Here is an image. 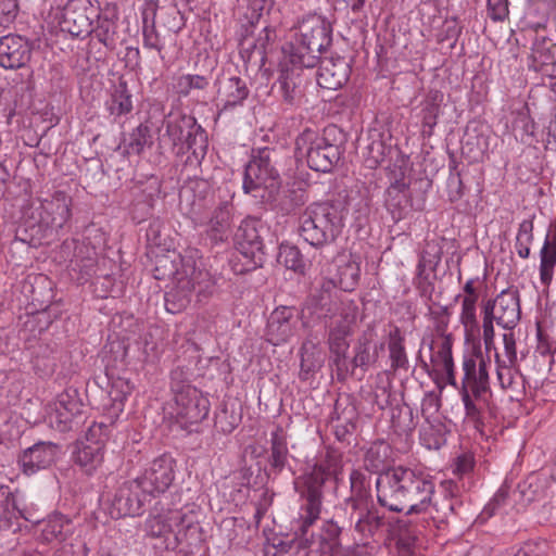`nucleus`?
<instances>
[{
	"label": "nucleus",
	"instance_id": "obj_28",
	"mask_svg": "<svg viewBox=\"0 0 556 556\" xmlns=\"http://www.w3.org/2000/svg\"><path fill=\"white\" fill-rule=\"evenodd\" d=\"M282 59L279 64L290 67H299L300 70L311 68L320 61V51L306 49V45H302L301 40L294 39L282 48Z\"/></svg>",
	"mask_w": 556,
	"mask_h": 556
},
{
	"label": "nucleus",
	"instance_id": "obj_29",
	"mask_svg": "<svg viewBox=\"0 0 556 556\" xmlns=\"http://www.w3.org/2000/svg\"><path fill=\"white\" fill-rule=\"evenodd\" d=\"M202 541V528L192 514L179 511L178 520L173 532V542L168 546L176 548L179 545L197 546Z\"/></svg>",
	"mask_w": 556,
	"mask_h": 556
},
{
	"label": "nucleus",
	"instance_id": "obj_8",
	"mask_svg": "<svg viewBox=\"0 0 556 556\" xmlns=\"http://www.w3.org/2000/svg\"><path fill=\"white\" fill-rule=\"evenodd\" d=\"M295 154L305 157L311 169L327 173L339 162L342 150L326 136L306 128L295 139Z\"/></svg>",
	"mask_w": 556,
	"mask_h": 556
},
{
	"label": "nucleus",
	"instance_id": "obj_10",
	"mask_svg": "<svg viewBox=\"0 0 556 556\" xmlns=\"http://www.w3.org/2000/svg\"><path fill=\"white\" fill-rule=\"evenodd\" d=\"M172 415L176 424L189 432L206 418L210 410V401L195 387H187L185 392L174 395Z\"/></svg>",
	"mask_w": 556,
	"mask_h": 556
},
{
	"label": "nucleus",
	"instance_id": "obj_37",
	"mask_svg": "<svg viewBox=\"0 0 556 556\" xmlns=\"http://www.w3.org/2000/svg\"><path fill=\"white\" fill-rule=\"evenodd\" d=\"M445 491L450 492V497L445 496L440 501H435L433 504L435 515L432 518L437 522H447L448 519L457 515L463 507V503L454 494V489H457L456 484L452 481L444 483Z\"/></svg>",
	"mask_w": 556,
	"mask_h": 556
},
{
	"label": "nucleus",
	"instance_id": "obj_57",
	"mask_svg": "<svg viewBox=\"0 0 556 556\" xmlns=\"http://www.w3.org/2000/svg\"><path fill=\"white\" fill-rule=\"evenodd\" d=\"M315 466L320 467L329 479L337 480L342 468L341 455L334 450L327 451L325 457Z\"/></svg>",
	"mask_w": 556,
	"mask_h": 556
},
{
	"label": "nucleus",
	"instance_id": "obj_59",
	"mask_svg": "<svg viewBox=\"0 0 556 556\" xmlns=\"http://www.w3.org/2000/svg\"><path fill=\"white\" fill-rule=\"evenodd\" d=\"M192 372L188 367L177 366L170 372V388L174 395L185 392L187 387H192L189 381Z\"/></svg>",
	"mask_w": 556,
	"mask_h": 556
},
{
	"label": "nucleus",
	"instance_id": "obj_25",
	"mask_svg": "<svg viewBox=\"0 0 556 556\" xmlns=\"http://www.w3.org/2000/svg\"><path fill=\"white\" fill-rule=\"evenodd\" d=\"M174 286L165 293V308L168 313L177 314L186 309L191 303L193 291L191 280L188 279L184 265L173 281Z\"/></svg>",
	"mask_w": 556,
	"mask_h": 556
},
{
	"label": "nucleus",
	"instance_id": "obj_12",
	"mask_svg": "<svg viewBox=\"0 0 556 556\" xmlns=\"http://www.w3.org/2000/svg\"><path fill=\"white\" fill-rule=\"evenodd\" d=\"M175 459L167 454L153 459L136 478L141 484V492L154 496L168 490L175 479Z\"/></svg>",
	"mask_w": 556,
	"mask_h": 556
},
{
	"label": "nucleus",
	"instance_id": "obj_53",
	"mask_svg": "<svg viewBox=\"0 0 556 556\" xmlns=\"http://www.w3.org/2000/svg\"><path fill=\"white\" fill-rule=\"evenodd\" d=\"M278 262L294 271H302L304 268L302 254L295 245L281 244L278 253Z\"/></svg>",
	"mask_w": 556,
	"mask_h": 556
},
{
	"label": "nucleus",
	"instance_id": "obj_50",
	"mask_svg": "<svg viewBox=\"0 0 556 556\" xmlns=\"http://www.w3.org/2000/svg\"><path fill=\"white\" fill-rule=\"evenodd\" d=\"M308 200L307 190L302 182H293L285 192L283 199L278 203L281 212L289 214L304 205Z\"/></svg>",
	"mask_w": 556,
	"mask_h": 556
},
{
	"label": "nucleus",
	"instance_id": "obj_13",
	"mask_svg": "<svg viewBox=\"0 0 556 556\" xmlns=\"http://www.w3.org/2000/svg\"><path fill=\"white\" fill-rule=\"evenodd\" d=\"M464 377L459 394L465 407L466 417L473 422L476 429L483 427L482 406L477 404L476 388L478 377V355L465 356L463 361Z\"/></svg>",
	"mask_w": 556,
	"mask_h": 556
},
{
	"label": "nucleus",
	"instance_id": "obj_45",
	"mask_svg": "<svg viewBox=\"0 0 556 556\" xmlns=\"http://www.w3.org/2000/svg\"><path fill=\"white\" fill-rule=\"evenodd\" d=\"M152 146V137L150 127L140 124L129 134L128 140L125 141L124 152L128 155H139L146 147Z\"/></svg>",
	"mask_w": 556,
	"mask_h": 556
},
{
	"label": "nucleus",
	"instance_id": "obj_34",
	"mask_svg": "<svg viewBox=\"0 0 556 556\" xmlns=\"http://www.w3.org/2000/svg\"><path fill=\"white\" fill-rule=\"evenodd\" d=\"M74 463L87 475H92L103 463L104 451L96 446L76 442L73 452Z\"/></svg>",
	"mask_w": 556,
	"mask_h": 556
},
{
	"label": "nucleus",
	"instance_id": "obj_49",
	"mask_svg": "<svg viewBox=\"0 0 556 556\" xmlns=\"http://www.w3.org/2000/svg\"><path fill=\"white\" fill-rule=\"evenodd\" d=\"M132 110L131 94L126 81H119L112 93L109 111L112 115L122 116Z\"/></svg>",
	"mask_w": 556,
	"mask_h": 556
},
{
	"label": "nucleus",
	"instance_id": "obj_26",
	"mask_svg": "<svg viewBox=\"0 0 556 556\" xmlns=\"http://www.w3.org/2000/svg\"><path fill=\"white\" fill-rule=\"evenodd\" d=\"M531 59L535 71L556 77V43L536 34L531 48Z\"/></svg>",
	"mask_w": 556,
	"mask_h": 556
},
{
	"label": "nucleus",
	"instance_id": "obj_18",
	"mask_svg": "<svg viewBox=\"0 0 556 556\" xmlns=\"http://www.w3.org/2000/svg\"><path fill=\"white\" fill-rule=\"evenodd\" d=\"M60 453L61 447L56 443L39 441L20 454L18 465L23 473L31 476L53 466Z\"/></svg>",
	"mask_w": 556,
	"mask_h": 556
},
{
	"label": "nucleus",
	"instance_id": "obj_19",
	"mask_svg": "<svg viewBox=\"0 0 556 556\" xmlns=\"http://www.w3.org/2000/svg\"><path fill=\"white\" fill-rule=\"evenodd\" d=\"M348 300L341 296L332 280H323L319 288L309 294L305 306L311 314H315L319 318L332 319L337 316V311L342 301Z\"/></svg>",
	"mask_w": 556,
	"mask_h": 556
},
{
	"label": "nucleus",
	"instance_id": "obj_42",
	"mask_svg": "<svg viewBox=\"0 0 556 556\" xmlns=\"http://www.w3.org/2000/svg\"><path fill=\"white\" fill-rule=\"evenodd\" d=\"M97 26L92 27L94 38H97L103 46L113 50L117 43V24L116 21L98 13Z\"/></svg>",
	"mask_w": 556,
	"mask_h": 556
},
{
	"label": "nucleus",
	"instance_id": "obj_15",
	"mask_svg": "<svg viewBox=\"0 0 556 556\" xmlns=\"http://www.w3.org/2000/svg\"><path fill=\"white\" fill-rule=\"evenodd\" d=\"M149 494L141 492L137 479L125 481L115 492L110 506V515L114 519L126 516H138Z\"/></svg>",
	"mask_w": 556,
	"mask_h": 556
},
{
	"label": "nucleus",
	"instance_id": "obj_39",
	"mask_svg": "<svg viewBox=\"0 0 556 556\" xmlns=\"http://www.w3.org/2000/svg\"><path fill=\"white\" fill-rule=\"evenodd\" d=\"M357 313L358 307L353 300L342 301L337 311V316L332 318L333 321L329 326V330L352 334Z\"/></svg>",
	"mask_w": 556,
	"mask_h": 556
},
{
	"label": "nucleus",
	"instance_id": "obj_32",
	"mask_svg": "<svg viewBox=\"0 0 556 556\" xmlns=\"http://www.w3.org/2000/svg\"><path fill=\"white\" fill-rule=\"evenodd\" d=\"M289 450L287 437L282 428L278 427L270 438V448L268 454L269 470L273 473H280L288 464Z\"/></svg>",
	"mask_w": 556,
	"mask_h": 556
},
{
	"label": "nucleus",
	"instance_id": "obj_33",
	"mask_svg": "<svg viewBox=\"0 0 556 556\" xmlns=\"http://www.w3.org/2000/svg\"><path fill=\"white\" fill-rule=\"evenodd\" d=\"M179 511L177 509H168L163 513L149 516L146 520V531L151 538L167 539L173 534L178 520Z\"/></svg>",
	"mask_w": 556,
	"mask_h": 556
},
{
	"label": "nucleus",
	"instance_id": "obj_17",
	"mask_svg": "<svg viewBox=\"0 0 556 556\" xmlns=\"http://www.w3.org/2000/svg\"><path fill=\"white\" fill-rule=\"evenodd\" d=\"M332 28L326 18L318 14L305 16L298 26L295 38L301 40L302 45L313 51H325L332 41Z\"/></svg>",
	"mask_w": 556,
	"mask_h": 556
},
{
	"label": "nucleus",
	"instance_id": "obj_55",
	"mask_svg": "<svg viewBox=\"0 0 556 556\" xmlns=\"http://www.w3.org/2000/svg\"><path fill=\"white\" fill-rule=\"evenodd\" d=\"M153 273L155 279L170 278L174 281L180 273V268L177 267L176 258H172L169 255H162L156 258Z\"/></svg>",
	"mask_w": 556,
	"mask_h": 556
},
{
	"label": "nucleus",
	"instance_id": "obj_11",
	"mask_svg": "<svg viewBox=\"0 0 556 556\" xmlns=\"http://www.w3.org/2000/svg\"><path fill=\"white\" fill-rule=\"evenodd\" d=\"M50 426L61 432L72 430L78 425L83 414V403L76 389H66L48 406Z\"/></svg>",
	"mask_w": 556,
	"mask_h": 556
},
{
	"label": "nucleus",
	"instance_id": "obj_27",
	"mask_svg": "<svg viewBox=\"0 0 556 556\" xmlns=\"http://www.w3.org/2000/svg\"><path fill=\"white\" fill-rule=\"evenodd\" d=\"M383 343L375 342L372 330L364 331L354 345L353 368L368 370L378 361L379 353L383 351Z\"/></svg>",
	"mask_w": 556,
	"mask_h": 556
},
{
	"label": "nucleus",
	"instance_id": "obj_48",
	"mask_svg": "<svg viewBox=\"0 0 556 556\" xmlns=\"http://www.w3.org/2000/svg\"><path fill=\"white\" fill-rule=\"evenodd\" d=\"M540 279L544 286H549L553 280L556 265V247H551L549 235L546 236L540 251Z\"/></svg>",
	"mask_w": 556,
	"mask_h": 556
},
{
	"label": "nucleus",
	"instance_id": "obj_2",
	"mask_svg": "<svg viewBox=\"0 0 556 556\" xmlns=\"http://www.w3.org/2000/svg\"><path fill=\"white\" fill-rule=\"evenodd\" d=\"M381 506L392 511L418 514L425 511L434 493L433 481L422 472L406 467H394L381 473L376 481Z\"/></svg>",
	"mask_w": 556,
	"mask_h": 556
},
{
	"label": "nucleus",
	"instance_id": "obj_43",
	"mask_svg": "<svg viewBox=\"0 0 556 556\" xmlns=\"http://www.w3.org/2000/svg\"><path fill=\"white\" fill-rule=\"evenodd\" d=\"M355 408L352 405H346L341 409V404L336 403L332 421H336L334 433L339 440H343L348 433L355 429Z\"/></svg>",
	"mask_w": 556,
	"mask_h": 556
},
{
	"label": "nucleus",
	"instance_id": "obj_21",
	"mask_svg": "<svg viewBox=\"0 0 556 556\" xmlns=\"http://www.w3.org/2000/svg\"><path fill=\"white\" fill-rule=\"evenodd\" d=\"M176 258L180 265H184L187 277L193 285L192 291L197 302L200 304L206 303L216 292L215 277L205 268L199 267L192 256L178 255Z\"/></svg>",
	"mask_w": 556,
	"mask_h": 556
},
{
	"label": "nucleus",
	"instance_id": "obj_9",
	"mask_svg": "<svg viewBox=\"0 0 556 556\" xmlns=\"http://www.w3.org/2000/svg\"><path fill=\"white\" fill-rule=\"evenodd\" d=\"M350 481L352 495L346 505L353 510L351 518L355 520V530L364 536H371L382 526V517L376 508L368 506L363 473L353 470Z\"/></svg>",
	"mask_w": 556,
	"mask_h": 556
},
{
	"label": "nucleus",
	"instance_id": "obj_22",
	"mask_svg": "<svg viewBox=\"0 0 556 556\" xmlns=\"http://www.w3.org/2000/svg\"><path fill=\"white\" fill-rule=\"evenodd\" d=\"M31 46L27 39L18 35H7L0 38V65L15 70L24 67L30 60Z\"/></svg>",
	"mask_w": 556,
	"mask_h": 556
},
{
	"label": "nucleus",
	"instance_id": "obj_52",
	"mask_svg": "<svg viewBox=\"0 0 556 556\" xmlns=\"http://www.w3.org/2000/svg\"><path fill=\"white\" fill-rule=\"evenodd\" d=\"M496 376L502 389H514L518 384L517 379L520 377L518 363L507 364L502 362L498 355H495Z\"/></svg>",
	"mask_w": 556,
	"mask_h": 556
},
{
	"label": "nucleus",
	"instance_id": "obj_56",
	"mask_svg": "<svg viewBox=\"0 0 556 556\" xmlns=\"http://www.w3.org/2000/svg\"><path fill=\"white\" fill-rule=\"evenodd\" d=\"M489 371L488 365L481 355H478V377L476 388V401L481 405L485 403L484 394L489 391Z\"/></svg>",
	"mask_w": 556,
	"mask_h": 556
},
{
	"label": "nucleus",
	"instance_id": "obj_20",
	"mask_svg": "<svg viewBox=\"0 0 556 556\" xmlns=\"http://www.w3.org/2000/svg\"><path fill=\"white\" fill-rule=\"evenodd\" d=\"M300 313L294 306L276 307L267 323L268 341L274 345L288 342L298 330Z\"/></svg>",
	"mask_w": 556,
	"mask_h": 556
},
{
	"label": "nucleus",
	"instance_id": "obj_58",
	"mask_svg": "<svg viewBox=\"0 0 556 556\" xmlns=\"http://www.w3.org/2000/svg\"><path fill=\"white\" fill-rule=\"evenodd\" d=\"M20 508L16 505L15 496L8 485L0 486V516L9 519L16 517Z\"/></svg>",
	"mask_w": 556,
	"mask_h": 556
},
{
	"label": "nucleus",
	"instance_id": "obj_23",
	"mask_svg": "<svg viewBox=\"0 0 556 556\" xmlns=\"http://www.w3.org/2000/svg\"><path fill=\"white\" fill-rule=\"evenodd\" d=\"M319 62L316 79L321 88L337 90L349 80L351 67L344 58H325Z\"/></svg>",
	"mask_w": 556,
	"mask_h": 556
},
{
	"label": "nucleus",
	"instance_id": "obj_40",
	"mask_svg": "<svg viewBox=\"0 0 556 556\" xmlns=\"http://www.w3.org/2000/svg\"><path fill=\"white\" fill-rule=\"evenodd\" d=\"M405 338L402 336L400 328L395 327L389 333L388 349L391 368L397 369L408 368V357L405 351Z\"/></svg>",
	"mask_w": 556,
	"mask_h": 556
},
{
	"label": "nucleus",
	"instance_id": "obj_35",
	"mask_svg": "<svg viewBox=\"0 0 556 556\" xmlns=\"http://www.w3.org/2000/svg\"><path fill=\"white\" fill-rule=\"evenodd\" d=\"M253 33V30L245 29V34L242 35L241 46L247 47V50H251V56L254 55L261 62H264L268 46L276 39V30L264 25L255 40L251 38Z\"/></svg>",
	"mask_w": 556,
	"mask_h": 556
},
{
	"label": "nucleus",
	"instance_id": "obj_44",
	"mask_svg": "<svg viewBox=\"0 0 556 556\" xmlns=\"http://www.w3.org/2000/svg\"><path fill=\"white\" fill-rule=\"evenodd\" d=\"M361 266L356 257L350 255L346 261L338 265L340 288L344 291L353 290L358 283Z\"/></svg>",
	"mask_w": 556,
	"mask_h": 556
},
{
	"label": "nucleus",
	"instance_id": "obj_46",
	"mask_svg": "<svg viewBox=\"0 0 556 556\" xmlns=\"http://www.w3.org/2000/svg\"><path fill=\"white\" fill-rule=\"evenodd\" d=\"M108 379V396L111 401V406L117 410H122L124 401L132 391L130 382L122 377L111 378L106 375Z\"/></svg>",
	"mask_w": 556,
	"mask_h": 556
},
{
	"label": "nucleus",
	"instance_id": "obj_4",
	"mask_svg": "<svg viewBox=\"0 0 556 556\" xmlns=\"http://www.w3.org/2000/svg\"><path fill=\"white\" fill-rule=\"evenodd\" d=\"M72 217V198L64 191H55L50 198L30 203L23 210L27 227L45 231L64 228Z\"/></svg>",
	"mask_w": 556,
	"mask_h": 556
},
{
	"label": "nucleus",
	"instance_id": "obj_61",
	"mask_svg": "<svg viewBox=\"0 0 556 556\" xmlns=\"http://www.w3.org/2000/svg\"><path fill=\"white\" fill-rule=\"evenodd\" d=\"M503 343L504 351L503 353H495L498 355L502 362H506L507 364H516L518 363L517 358V349H516V340L513 332H507L503 334Z\"/></svg>",
	"mask_w": 556,
	"mask_h": 556
},
{
	"label": "nucleus",
	"instance_id": "obj_51",
	"mask_svg": "<svg viewBox=\"0 0 556 556\" xmlns=\"http://www.w3.org/2000/svg\"><path fill=\"white\" fill-rule=\"evenodd\" d=\"M459 321L464 327L467 339L475 338L480 333V325L477 318V302L462 300Z\"/></svg>",
	"mask_w": 556,
	"mask_h": 556
},
{
	"label": "nucleus",
	"instance_id": "obj_3",
	"mask_svg": "<svg viewBox=\"0 0 556 556\" xmlns=\"http://www.w3.org/2000/svg\"><path fill=\"white\" fill-rule=\"evenodd\" d=\"M342 217L330 202H315L306 206L299 217V236L314 248L336 241L342 229Z\"/></svg>",
	"mask_w": 556,
	"mask_h": 556
},
{
	"label": "nucleus",
	"instance_id": "obj_14",
	"mask_svg": "<svg viewBox=\"0 0 556 556\" xmlns=\"http://www.w3.org/2000/svg\"><path fill=\"white\" fill-rule=\"evenodd\" d=\"M98 16L90 0H70L64 8L62 30L73 37H86L92 33V20Z\"/></svg>",
	"mask_w": 556,
	"mask_h": 556
},
{
	"label": "nucleus",
	"instance_id": "obj_64",
	"mask_svg": "<svg viewBox=\"0 0 556 556\" xmlns=\"http://www.w3.org/2000/svg\"><path fill=\"white\" fill-rule=\"evenodd\" d=\"M434 359L441 364V366L452 365V336H444L438 352L434 355Z\"/></svg>",
	"mask_w": 556,
	"mask_h": 556
},
{
	"label": "nucleus",
	"instance_id": "obj_6",
	"mask_svg": "<svg viewBox=\"0 0 556 556\" xmlns=\"http://www.w3.org/2000/svg\"><path fill=\"white\" fill-rule=\"evenodd\" d=\"M166 136L177 156L191 151V155L187 157V163L192 162V157L197 163H200L204 157L207 148V137L202 126L198 124L193 116L181 114L173 119H168L166 122Z\"/></svg>",
	"mask_w": 556,
	"mask_h": 556
},
{
	"label": "nucleus",
	"instance_id": "obj_63",
	"mask_svg": "<svg viewBox=\"0 0 556 556\" xmlns=\"http://www.w3.org/2000/svg\"><path fill=\"white\" fill-rule=\"evenodd\" d=\"M18 10V0H0V24L9 25L13 23Z\"/></svg>",
	"mask_w": 556,
	"mask_h": 556
},
{
	"label": "nucleus",
	"instance_id": "obj_1",
	"mask_svg": "<svg viewBox=\"0 0 556 556\" xmlns=\"http://www.w3.org/2000/svg\"><path fill=\"white\" fill-rule=\"evenodd\" d=\"M331 480L320 467L316 466L305 478V490L302 493L304 503L301 506L298 541L299 547L306 549V556H334L341 545V528L332 519L323 522L318 534L309 530L320 517L323 486Z\"/></svg>",
	"mask_w": 556,
	"mask_h": 556
},
{
	"label": "nucleus",
	"instance_id": "obj_31",
	"mask_svg": "<svg viewBox=\"0 0 556 556\" xmlns=\"http://www.w3.org/2000/svg\"><path fill=\"white\" fill-rule=\"evenodd\" d=\"M441 248L435 242H426L416 268L415 285L418 289L426 291L429 287V274L437 269L441 261Z\"/></svg>",
	"mask_w": 556,
	"mask_h": 556
},
{
	"label": "nucleus",
	"instance_id": "obj_36",
	"mask_svg": "<svg viewBox=\"0 0 556 556\" xmlns=\"http://www.w3.org/2000/svg\"><path fill=\"white\" fill-rule=\"evenodd\" d=\"M408 185L403 179H397L387 189L386 205L394 220L404 217V211L408 204Z\"/></svg>",
	"mask_w": 556,
	"mask_h": 556
},
{
	"label": "nucleus",
	"instance_id": "obj_24",
	"mask_svg": "<svg viewBox=\"0 0 556 556\" xmlns=\"http://www.w3.org/2000/svg\"><path fill=\"white\" fill-rule=\"evenodd\" d=\"M260 220L247 218L242 220L235 233L238 250L245 257L261 260L263 254V241L258 230Z\"/></svg>",
	"mask_w": 556,
	"mask_h": 556
},
{
	"label": "nucleus",
	"instance_id": "obj_41",
	"mask_svg": "<svg viewBox=\"0 0 556 556\" xmlns=\"http://www.w3.org/2000/svg\"><path fill=\"white\" fill-rule=\"evenodd\" d=\"M42 525L41 535L45 541H64L70 532L71 520L62 514H53Z\"/></svg>",
	"mask_w": 556,
	"mask_h": 556
},
{
	"label": "nucleus",
	"instance_id": "obj_38",
	"mask_svg": "<svg viewBox=\"0 0 556 556\" xmlns=\"http://www.w3.org/2000/svg\"><path fill=\"white\" fill-rule=\"evenodd\" d=\"M225 104L224 110L241 104L249 96V88L244 80L233 76L228 78L219 90Z\"/></svg>",
	"mask_w": 556,
	"mask_h": 556
},
{
	"label": "nucleus",
	"instance_id": "obj_7",
	"mask_svg": "<svg viewBox=\"0 0 556 556\" xmlns=\"http://www.w3.org/2000/svg\"><path fill=\"white\" fill-rule=\"evenodd\" d=\"M483 314V342L486 351L494 346V326L511 330L520 319V304L517 291L504 290L494 300H489L482 307Z\"/></svg>",
	"mask_w": 556,
	"mask_h": 556
},
{
	"label": "nucleus",
	"instance_id": "obj_62",
	"mask_svg": "<svg viewBox=\"0 0 556 556\" xmlns=\"http://www.w3.org/2000/svg\"><path fill=\"white\" fill-rule=\"evenodd\" d=\"M161 193V181L157 177L151 176L144 182L141 188V197L151 207L155 201L160 197Z\"/></svg>",
	"mask_w": 556,
	"mask_h": 556
},
{
	"label": "nucleus",
	"instance_id": "obj_54",
	"mask_svg": "<svg viewBox=\"0 0 556 556\" xmlns=\"http://www.w3.org/2000/svg\"><path fill=\"white\" fill-rule=\"evenodd\" d=\"M109 439L108 426L100 422H93L87 430L85 437L78 440V443H84L86 445L96 446V444L100 447V450L104 451L106 441Z\"/></svg>",
	"mask_w": 556,
	"mask_h": 556
},
{
	"label": "nucleus",
	"instance_id": "obj_60",
	"mask_svg": "<svg viewBox=\"0 0 556 556\" xmlns=\"http://www.w3.org/2000/svg\"><path fill=\"white\" fill-rule=\"evenodd\" d=\"M208 86V79L201 75H184L178 79L180 93L187 96L192 89L203 90Z\"/></svg>",
	"mask_w": 556,
	"mask_h": 556
},
{
	"label": "nucleus",
	"instance_id": "obj_16",
	"mask_svg": "<svg viewBox=\"0 0 556 556\" xmlns=\"http://www.w3.org/2000/svg\"><path fill=\"white\" fill-rule=\"evenodd\" d=\"M307 80L299 67L279 64V75L273 85V90L279 93L281 100L290 106H300L305 98Z\"/></svg>",
	"mask_w": 556,
	"mask_h": 556
},
{
	"label": "nucleus",
	"instance_id": "obj_5",
	"mask_svg": "<svg viewBox=\"0 0 556 556\" xmlns=\"http://www.w3.org/2000/svg\"><path fill=\"white\" fill-rule=\"evenodd\" d=\"M281 186L280 176L270 160V151L264 149L245 165L243 191L264 203H274Z\"/></svg>",
	"mask_w": 556,
	"mask_h": 556
},
{
	"label": "nucleus",
	"instance_id": "obj_47",
	"mask_svg": "<svg viewBox=\"0 0 556 556\" xmlns=\"http://www.w3.org/2000/svg\"><path fill=\"white\" fill-rule=\"evenodd\" d=\"M321 358L316 352V345L313 342H304L301 348V370L300 378L307 380L311 375L321 367Z\"/></svg>",
	"mask_w": 556,
	"mask_h": 556
},
{
	"label": "nucleus",
	"instance_id": "obj_30",
	"mask_svg": "<svg viewBox=\"0 0 556 556\" xmlns=\"http://www.w3.org/2000/svg\"><path fill=\"white\" fill-rule=\"evenodd\" d=\"M232 210V204L224 201L213 211L206 227V236L213 244L228 240L231 233Z\"/></svg>",
	"mask_w": 556,
	"mask_h": 556
}]
</instances>
